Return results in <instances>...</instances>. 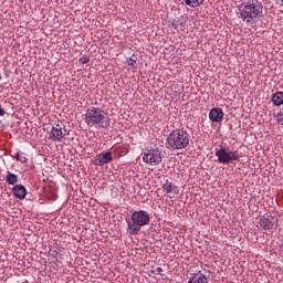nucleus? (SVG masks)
Listing matches in <instances>:
<instances>
[{
	"label": "nucleus",
	"mask_w": 283,
	"mask_h": 283,
	"mask_svg": "<svg viewBox=\"0 0 283 283\" xmlns=\"http://www.w3.org/2000/svg\"><path fill=\"white\" fill-rule=\"evenodd\" d=\"M239 19L247 25H255L264 17L262 3L258 0H248L238 6Z\"/></svg>",
	"instance_id": "1"
},
{
	"label": "nucleus",
	"mask_w": 283,
	"mask_h": 283,
	"mask_svg": "<svg viewBox=\"0 0 283 283\" xmlns=\"http://www.w3.org/2000/svg\"><path fill=\"white\" fill-rule=\"evenodd\" d=\"M84 123L87 125V127H96V125H98V127L102 129H107L112 123V119L101 107L92 106L87 108L84 114Z\"/></svg>",
	"instance_id": "2"
},
{
	"label": "nucleus",
	"mask_w": 283,
	"mask_h": 283,
	"mask_svg": "<svg viewBox=\"0 0 283 283\" xmlns=\"http://www.w3.org/2000/svg\"><path fill=\"white\" fill-rule=\"evenodd\" d=\"M130 220L132 221L127 222V233H129V235H138V233H140V229L149 224V212L145 210L134 211Z\"/></svg>",
	"instance_id": "3"
},
{
	"label": "nucleus",
	"mask_w": 283,
	"mask_h": 283,
	"mask_svg": "<svg viewBox=\"0 0 283 283\" xmlns=\"http://www.w3.org/2000/svg\"><path fill=\"white\" fill-rule=\"evenodd\" d=\"M189 133L185 129L177 128L172 130L167 137V149L172 151L176 149H186L189 147Z\"/></svg>",
	"instance_id": "4"
},
{
	"label": "nucleus",
	"mask_w": 283,
	"mask_h": 283,
	"mask_svg": "<svg viewBox=\"0 0 283 283\" xmlns=\"http://www.w3.org/2000/svg\"><path fill=\"white\" fill-rule=\"evenodd\" d=\"M65 136H70V130L63 122H60L52 126L49 138L52 143H63V138H65Z\"/></svg>",
	"instance_id": "5"
},
{
	"label": "nucleus",
	"mask_w": 283,
	"mask_h": 283,
	"mask_svg": "<svg viewBox=\"0 0 283 283\" xmlns=\"http://www.w3.org/2000/svg\"><path fill=\"white\" fill-rule=\"evenodd\" d=\"M218 158V163H221L222 165H229L230 163H233V160H237V163H240V155L238 154V150L233 151H227V148L220 147L214 154Z\"/></svg>",
	"instance_id": "6"
},
{
	"label": "nucleus",
	"mask_w": 283,
	"mask_h": 283,
	"mask_svg": "<svg viewBox=\"0 0 283 283\" xmlns=\"http://www.w3.org/2000/svg\"><path fill=\"white\" fill-rule=\"evenodd\" d=\"M143 160L146 163V165L156 167L163 163V153L158 148L149 149L144 153Z\"/></svg>",
	"instance_id": "7"
},
{
	"label": "nucleus",
	"mask_w": 283,
	"mask_h": 283,
	"mask_svg": "<svg viewBox=\"0 0 283 283\" xmlns=\"http://www.w3.org/2000/svg\"><path fill=\"white\" fill-rule=\"evenodd\" d=\"M259 226L263 231H271L273 227H275V218L264 214L260 220H259Z\"/></svg>",
	"instance_id": "8"
},
{
	"label": "nucleus",
	"mask_w": 283,
	"mask_h": 283,
	"mask_svg": "<svg viewBox=\"0 0 283 283\" xmlns=\"http://www.w3.org/2000/svg\"><path fill=\"white\" fill-rule=\"evenodd\" d=\"M114 160V155L112 151L102 153L96 156L95 158V165H98L99 167L102 165H107V163H112Z\"/></svg>",
	"instance_id": "9"
},
{
	"label": "nucleus",
	"mask_w": 283,
	"mask_h": 283,
	"mask_svg": "<svg viewBox=\"0 0 283 283\" xmlns=\"http://www.w3.org/2000/svg\"><path fill=\"white\" fill-rule=\"evenodd\" d=\"M209 118L212 123H221L224 118V112L220 107L212 108L209 113Z\"/></svg>",
	"instance_id": "10"
},
{
	"label": "nucleus",
	"mask_w": 283,
	"mask_h": 283,
	"mask_svg": "<svg viewBox=\"0 0 283 283\" xmlns=\"http://www.w3.org/2000/svg\"><path fill=\"white\" fill-rule=\"evenodd\" d=\"M163 190L165 193H172V196H178V193H180V188L169 180H166V182L163 185Z\"/></svg>",
	"instance_id": "11"
},
{
	"label": "nucleus",
	"mask_w": 283,
	"mask_h": 283,
	"mask_svg": "<svg viewBox=\"0 0 283 283\" xmlns=\"http://www.w3.org/2000/svg\"><path fill=\"white\" fill-rule=\"evenodd\" d=\"M13 196H14V198H18L19 200L25 199V196H28V190L25 189V186L15 185L13 187Z\"/></svg>",
	"instance_id": "12"
},
{
	"label": "nucleus",
	"mask_w": 283,
	"mask_h": 283,
	"mask_svg": "<svg viewBox=\"0 0 283 283\" xmlns=\"http://www.w3.org/2000/svg\"><path fill=\"white\" fill-rule=\"evenodd\" d=\"M188 283H209L207 276L201 272L190 273Z\"/></svg>",
	"instance_id": "13"
},
{
	"label": "nucleus",
	"mask_w": 283,
	"mask_h": 283,
	"mask_svg": "<svg viewBox=\"0 0 283 283\" xmlns=\"http://www.w3.org/2000/svg\"><path fill=\"white\" fill-rule=\"evenodd\" d=\"M272 103H273V105H275L276 107H280V105H283V92H276V93L272 96Z\"/></svg>",
	"instance_id": "14"
},
{
	"label": "nucleus",
	"mask_w": 283,
	"mask_h": 283,
	"mask_svg": "<svg viewBox=\"0 0 283 283\" xmlns=\"http://www.w3.org/2000/svg\"><path fill=\"white\" fill-rule=\"evenodd\" d=\"M6 180L9 185H17L19 182V176H17L15 174H12L10 171L7 172V176H6Z\"/></svg>",
	"instance_id": "15"
},
{
	"label": "nucleus",
	"mask_w": 283,
	"mask_h": 283,
	"mask_svg": "<svg viewBox=\"0 0 283 283\" xmlns=\"http://www.w3.org/2000/svg\"><path fill=\"white\" fill-rule=\"evenodd\" d=\"M186 6H189L190 8H200L202 3H205V0H184Z\"/></svg>",
	"instance_id": "16"
},
{
	"label": "nucleus",
	"mask_w": 283,
	"mask_h": 283,
	"mask_svg": "<svg viewBox=\"0 0 283 283\" xmlns=\"http://www.w3.org/2000/svg\"><path fill=\"white\" fill-rule=\"evenodd\" d=\"M15 160H18V163H22V165H23V164L28 163V157H25V154H23V153H17Z\"/></svg>",
	"instance_id": "17"
},
{
	"label": "nucleus",
	"mask_w": 283,
	"mask_h": 283,
	"mask_svg": "<svg viewBox=\"0 0 283 283\" xmlns=\"http://www.w3.org/2000/svg\"><path fill=\"white\" fill-rule=\"evenodd\" d=\"M126 63L128 65V67H130L132 70H136V65H137V61L132 59V57H128L126 60Z\"/></svg>",
	"instance_id": "18"
},
{
	"label": "nucleus",
	"mask_w": 283,
	"mask_h": 283,
	"mask_svg": "<svg viewBox=\"0 0 283 283\" xmlns=\"http://www.w3.org/2000/svg\"><path fill=\"white\" fill-rule=\"evenodd\" d=\"M49 254L51 255V258H54L56 260V262H59V258H61V254H59V251L50 250Z\"/></svg>",
	"instance_id": "19"
},
{
	"label": "nucleus",
	"mask_w": 283,
	"mask_h": 283,
	"mask_svg": "<svg viewBox=\"0 0 283 283\" xmlns=\"http://www.w3.org/2000/svg\"><path fill=\"white\" fill-rule=\"evenodd\" d=\"M151 273H154V275H160L163 273V268H153Z\"/></svg>",
	"instance_id": "20"
},
{
	"label": "nucleus",
	"mask_w": 283,
	"mask_h": 283,
	"mask_svg": "<svg viewBox=\"0 0 283 283\" xmlns=\"http://www.w3.org/2000/svg\"><path fill=\"white\" fill-rule=\"evenodd\" d=\"M88 62H90V56L84 55V56L80 57V63L86 64Z\"/></svg>",
	"instance_id": "21"
},
{
	"label": "nucleus",
	"mask_w": 283,
	"mask_h": 283,
	"mask_svg": "<svg viewBox=\"0 0 283 283\" xmlns=\"http://www.w3.org/2000/svg\"><path fill=\"white\" fill-rule=\"evenodd\" d=\"M276 120H277V123L283 124V111H281V112L276 115Z\"/></svg>",
	"instance_id": "22"
},
{
	"label": "nucleus",
	"mask_w": 283,
	"mask_h": 283,
	"mask_svg": "<svg viewBox=\"0 0 283 283\" xmlns=\"http://www.w3.org/2000/svg\"><path fill=\"white\" fill-rule=\"evenodd\" d=\"M0 116H6V111L3 109L1 104H0Z\"/></svg>",
	"instance_id": "23"
},
{
	"label": "nucleus",
	"mask_w": 283,
	"mask_h": 283,
	"mask_svg": "<svg viewBox=\"0 0 283 283\" xmlns=\"http://www.w3.org/2000/svg\"><path fill=\"white\" fill-rule=\"evenodd\" d=\"M172 25L174 28H178V25H182V23L177 21L176 23H172Z\"/></svg>",
	"instance_id": "24"
},
{
	"label": "nucleus",
	"mask_w": 283,
	"mask_h": 283,
	"mask_svg": "<svg viewBox=\"0 0 283 283\" xmlns=\"http://www.w3.org/2000/svg\"><path fill=\"white\" fill-rule=\"evenodd\" d=\"M277 2L283 7V0H277Z\"/></svg>",
	"instance_id": "25"
}]
</instances>
